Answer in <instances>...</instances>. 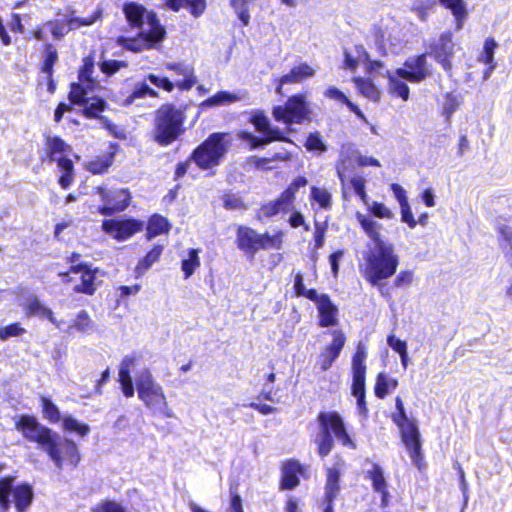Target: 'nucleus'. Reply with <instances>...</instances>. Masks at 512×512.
Instances as JSON below:
<instances>
[{
  "instance_id": "nucleus-48",
  "label": "nucleus",
  "mask_w": 512,
  "mask_h": 512,
  "mask_svg": "<svg viewBox=\"0 0 512 512\" xmlns=\"http://www.w3.org/2000/svg\"><path fill=\"white\" fill-rule=\"evenodd\" d=\"M200 265L198 257V250L190 249L188 252V258L182 260V270L185 274V278H189Z\"/></svg>"
},
{
  "instance_id": "nucleus-43",
  "label": "nucleus",
  "mask_w": 512,
  "mask_h": 512,
  "mask_svg": "<svg viewBox=\"0 0 512 512\" xmlns=\"http://www.w3.org/2000/svg\"><path fill=\"white\" fill-rule=\"evenodd\" d=\"M367 357L366 347L361 342L358 343L356 352L352 359V371L353 375H365L366 366L365 359Z\"/></svg>"
},
{
  "instance_id": "nucleus-29",
  "label": "nucleus",
  "mask_w": 512,
  "mask_h": 512,
  "mask_svg": "<svg viewBox=\"0 0 512 512\" xmlns=\"http://www.w3.org/2000/svg\"><path fill=\"white\" fill-rule=\"evenodd\" d=\"M370 62L369 54L363 46H355L352 50L344 51V67L350 71H355L361 64L367 68Z\"/></svg>"
},
{
  "instance_id": "nucleus-35",
  "label": "nucleus",
  "mask_w": 512,
  "mask_h": 512,
  "mask_svg": "<svg viewBox=\"0 0 512 512\" xmlns=\"http://www.w3.org/2000/svg\"><path fill=\"white\" fill-rule=\"evenodd\" d=\"M439 2L450 9L456 23V30L459 31L463 28L464 21L467 18V8L464 0H439Z\"/></svg>"
},
{
  "instance_id": "nucleus-19",
  "label": "nucleus",
  "mask_w": 512,
  "mask_h": 512,
  "mask_svg": "<svg viewBox=\"0 0 512 512\" xmlns=\"http://www.w3.org/2000/svg\"><path fill=\"white\" fill-rule=\"evenodd\" d=\"M401 433V439L404 443L407 451L410 454V457L413 463L420 467V462L422 459L421 454V441H420V433L414 422H407L406 425L399 428Z\"/></svg>"
},
{
  "instance_id": "nucleus-49",
  "label": "nucleus",
  "mask_w": 512,
  "mask_h": 512,
  "mask_svg": "<svg viewBox=\"0 0 512 512\" xmlns=\"http://www.w3.org/2000/svg\"><path fill=\"white\" fill-rule=\"evenodd\" d=\"M41 406L44 416L51 422L57 423L62 420L58 407L48 398L41 397Z\"/></svg>"
},
{
  "instance_id": "nucleus-9",
  "label": "nucleus",
  "mask_w": 512,
  "mask_h": 512,
  "mask_svg": "<svg viewBox=\"0 0 512 512\" xmlns=\"http://www.w3.org/2000/svg\"><path fill=\"white\" fill-rule=\"evenodd\" d=\"M319 429L331 435L343 446L355 449L356 445L350 438L344 420L337 412H321L317 417Z\"/></svg>"
},
{
  "instance_id": "nucleus-42",
  "label": "nucleus",
  "mask_w": 512,
  "mask_h": 512,
  "mask_svg": "<svg viewBox=\"0 0 512 512\" xmlns=\"http://www.w3.org/2000/svg\"><path fill=\"white\" fill-rule=\"evenodd\" d=\"M93 69H94L93 60L89 57L85 58L83 60L82 68L79 72L80 83H77V84L74 83L73 85H82L86 89H92L95 85V82L91 78Z\"/></svg>"
},
{
  "instance_id": "nucleus-46",
  "label": "nucleus",
  "mask_w": 512,
  "mask_h": 512,
  "mask_svg": "<svg viewBox=\"0 0 512 512\" xmlns=\"http://www.w3.org/2000/svg\"><path fill=\"white\" fill-rule=\"evenodd\" d=\"M282 232H278L274 235H270L269 233L260 234L259 240V250H267V249H279L282 246Z\"/></svg>"
},
{
  "instance_id": "nucleus-54",
  "label": "nucleus",
  "mask_w": 512,
  "mask_h": 512,
  "mask_svg": "<svg viewBox=\"0 0 512 512\" xmlns=\"http://www.w3.org/2000/svg\"><path fill=\"white\" fill-rule=\"evenodd\" d=\"M92 512H126L121 504L105 500L92 507Z\"/></svg>"
},
{
  "instance_id": "nucleus-55",
  "label": "nucleus",
  "mask_w": 512,
  "mask_h": 512,
  "mask_svg": "<svg viewBox=\"0 0 512 512\" xmlns=\"http://www.w3.org/2000/svg\"><path fill=\"white\" fill-rule=\"evenodd\" d=\"M26 330L18 323L10 324L0 328V340L5 341L10 337H17L24 334Z\"/></svg>"
},
{
  "instance_id": "nucleus-1",
  "label": "nucleus",
  "mask_w": 512,
  "mask_h": 512,
  "mask_svg": "<svg viewBox=\"0 0 512 512\" xmlns=\"http://www.w3.org/2000/svg\"><path fill=\"white\" fill-rule=\"evenodd\" d=\"M16 429L29 441L37 443L54 465L62 469L64 462L76 467L80 457L77 445L62 438L57 432L40 424L33 416L23 415L16 422Z\"/></svg>"
},
{
  "instance_id": "nucleus-20",
  "label": "nucleus",
  "mask_w": 512,
  "mask_h": 512,
  "mask_svg": "<svg viewBox=\"0 0 512 512\" xmlns=\"http://www.w3.org/2000/svg\"><path fill=\"white\" fill-rule=\"evenodd\" d=\"M331 335L333 337L332 342L323 349L320 355V367L323 371L332 366L346 342V337L341 330H334Z\"/></svg>"
},
{
  "instance_id": "nucleus-56",
  "label": "nucleus",
  "mask_w": 512,
  "mask_h": 512,
  "mask_svg": "<svg viewBox=\"0 0 512 512\" xmlns=\"http://www.w3.org/2000/svg\"><path fill=\"white\" fill-rule=\"evenodd\" d=\"M306 148L310 151H326V145L324 144L320 133L315 132L308 136L306 144Z\"/></svg>"
},
{
  "instance_id": "nucleus-64",
  "label": "nucleus",
  "mask_w": 512,
  "mask_h": 512,
  "mask_svg": "<svg viewBox=\"0 0 512 512\" xmlns=\"http://www.w3.org/2000/svg\"><path fill=\"white\" fill-rule=\"evenodd\" d=\"M325 96L330 98V99H333L335 101H338V102H342L344 103L346 106H348V103H350L351 101L347 98V96L342 92L340 91L338 88L336 87H329L326 91H325Z\"/></svg>"
},
{
  "instance_id": "nucleus-53",
  "label": "nucleus",
  "mask_w": 512,
  "mask_h": 512,
  "mask_svg": "<svg viewBox=\"0 0 512 512\" xmlns=\"http://www.w3.org/2000/svg\"><path fill=\"white\" fill-rule=\"evenodd\" d=\"M461 105V100L457 95L448 93L445 98V102L443 105V111L447 119H449L452 114L459 108Z\"/></svg>"
},
{
  "instance_id": "nucleus-37",
  "label": "nucleus",
  "mask_w": 512,
  "mask_h": 512,
  "mask_svg": "<svg viewBox=\"0 0 512 512\" xmlns=\"http://www.w3.org/2000/svg\"><path fill=\"white\" fill-rule=\"evenodd\" d=\"M62 427L64 431L76 433L81 437L87 436L90 432L89 425L79 422L71 415H64L62 417Z\"/></svg>"
},
{
  "instance_id": "nucleus-26",
  "label": "nucleus",
  "mask_w": 512,
  "mask_h": 512,
  "mask_svg": "<svg viewBox=\"0 0 512 512\" xmlns=\"http://www.w3.org/2000/svg\"><path fill=\"white\" fill-rule=\"evenodd\" d=\"M319 312V324L322 327H328L336 325L338 322V309L331 302L330 298L326 294L320 295L318 306Z\"/></svg>"
},
{
  "instance_id": "nucleus-16",
  "label": "nucleus",
  "mask_w": 512,
  "mask_h": 512,
  "mask_svg": "<svg viewBox=\"0 0 512 512\" xmlns=\"http://www.w3.org/2000/svg\"><path fill=\"white\" fill-rule=\"evenodd\" d=\"M104 232L119 241L132 237L143 228V223L135 219H109L102 223Z\"/></svg>"
},
{
  "instance_id": "nucleus-63",
  "label": "nucleus",
  "mask_w": 512,
  "mask_h": 512,
  "mask_svg": "<svg viewBox=\"0 0 512 512\" xmlns=\"http://www.w3.org/2000/svg\"><path fill=\"white\" fill-rule=\"evenodd\" d=\"M306 184L307 179L305 177L299 176L293 180L290 186L282 194H288V200H290L293 203L295 200V194L297 190L300 187L305 186Z\"/></svg>"
},
{
  "instance_id": "nucleus-61",
  "label": "nucleus",
  "mask_w": 512,
  "mask_h": 512,
  "mask_svg": "<svg viewBox=\"0 0 512 512\" xmlns=\"http://www.w3.org/2000/svg\"><path fill=\"white\" fill-rule=\"evenodd\" d=\"M351 155L353 157H355V159L357 161V164L360 167H366V166L380 167L381 166V164H380L378 159H376V158H374L372 156L362 155L361 153H359L356 150H353L351 152Z\"/></svg>"
},
{
  "instance_id": "nucleus-59",
  "label": "nucleus",
  "mask_w": 512,
  "mask_h": 512,
  "mask_svg": "<svg viewBox=\"0 0 512 512\" xmlns=\"http://www.w3.org/2000/svg\"><path fill=\"white\" fill-rule=\"evenodd\" d=\"M414 272L411 270L400 271L394 279V286L397 288L408 287L412 284Z\"/></svg>"
},
{
  "instance_id": "nucleus-60",
  "label": "nucleus",
  "mask_w": 512,
  "mask_h": 512,
  "mask_svg": "<svg viewBox=\"0 0 512 512\" xmlns=\"http://www.w3.org/2000/svg\"><path fill=\"white\" fill-rule=\"evenodd\" d=\"M186 7L189 8L190 13L195 18L202 16L206 10V0H185Z\"/></svg>"
},
{
  "instance_id": "nucleus-50",
  "label": "nucleus",
  "mask_w": 512,
  "mask_h": 512,
  "mask_svg": "<svg viewBox=\"0 0 512 512\" xmlns=\"http://www.w3.org/2000/svg\"><path fill=\"white\" fill-rule=\"evenodd\" d=\"M350 184L352 188L354 189L356 195L360 198L362 203L366 206L370 200L366 193L365 186H366V180L362 176H354L350 180Z\"/></svg>"
},
{
  "instance_id": "nucleus-33",
  "label": "nucleus",
  "mask_w": 512,
  "mask_h": 512,
  "mask_svg": "<svg viewBox=\"0 0 512 512\" xmlns=\"http://www.w3.org/2000/svg\"><path fill=\"white\" fill-rule=\"evenodd\" d=\"M301 473V466L297 461H288L282 467L281 487L293 489L299 484L298 474Z\"/></svg>"
},
{
  "instance_id": "nucleus-40",
  "label": "nucleus",
  "mask_w": 512,
  "mask_h": 512,
  "mask_svg": "<svg viewBox=\"0 0 512 512\" xmlns=\"http://www.w3.org/2000/svg\"><path fill=\"white\" fill-rule=\"evenodd\" d=\"M57 165L63 174L59 178V184L62 188H68L73 181V163L67 157L57 159Z\"/></svg>"
},
{
  "instance_id": "nucleus-31",
  "label": "nucleus",
  "mask_w": 512,
  "mask_h": 512,
  "mask_svg": "<svg viewBox=\"0 0 512 512\" xmlns=\"http://www.w3.org/2000/svg\"><path fill=\"white\" fill-rule=\"evenodd\" d=\"M96 330V324L89 316L88 312L81 310L68 326L67 333L74 332L90 335Z\"/></svg>"
},
{
  "instance_id": "nucleus-45",
  "label": "nucleus",
  "mask_w": 512,
  "mask_h": 512,
  "mask_svg": "<svg viewBox=\"0 0 512 512\" xmlns=\"http://www.w3.org/2000/svg\"><path fill=\"white\" fill-rule=\"evenodd\" d=\"M310 197L313 201L318 203L320 208L326 210L331 208L332 196L327 189L313 186L311 188Z\"/></svg>"
},
{
  "instance_id": "nucleus-11",
  "label": "nucleus",
  "mask_w": 512,
  "mask_h": 512,
  "mask_svg": "<svg viewBox=\"0 0 512 512\" xmlns=\"http://www.w3.org/2000/svg\"><path fill=\"white\" fill-rule=\"evenodd\" d=\"M122 12L129 25L133 28H141L147 24L148 29L157 30V28H164L156 13L148 10L143 4L135 1H127L123 3Z\"/></svg>"
},
{
  "instance_id": "nucleus-14",
  "label": "nucleus",
  "mask_w": 512,
  "mask_h": 512,
  "mask_svg": "<svg viewBox=\"0 0 512 512\" xmlns=\"http://www.w3.org/2000/svg\"><path fill=\"white\" fill-rule=\"evenodd\" d=\"M431 65L427 61L426 54H421L407 59L403 67L398 68V74L406 81L418 83L431 75Z\"/></svg>"
},
{
  "instance_id": "nucleus-10",
  "label": "nucleus",
  "mask_w": 512,
  "mask_h": 512,
  "mask_svg": "<svg viewBox=\"0 0 512 512\" xmlns=\"http://www.w3.org/2000/svg\"><path fill=\"white\" fill-rule=\"evenodd\" d=\"M103 205L99 208V213L105 216L125 210L131 200V194L127 189L107 188L99 186L96 188Z\"/></svg>"
},
{
  "instance_id": "nucleus-2",
  "label": "nucleus",
  "mask_w": 512,
  "mask_h": 512,
  "mask_svg": "<svg viewBox=\"0 0 512 512\" xmlns=\"http://www.w3.org/2000/svg\"><path fill=\"white\" fill-rule=\"evenodd\" d=\"M399 265V256L391 243L378 244L365 260L363 277L372 285H381L393 276Z\"/></svg>"
},
{
  "instance_id": "nucleus-51",
  "label": "nucleus",
  "mask_w": 512,
  "mask_h": 512,
  "mask_svg": "<svg viewBox=\"0 0 512 512\" xmlns=\"http://www.w3.org/2000/svg\"><path fill=\"white\" fill-rule=\"evenodd\" d=\"M501 240L500 245L506 255L512 259V228L503 226L499 229Z\"/></svg>"
},
{
  "instance_id": "nucleus-27",
  "label": "nucleus",
  "mask_w": 512,
  "mask_h": 512,
  "mask_svg": "<svg viewBox=\"0 0 512 512\" xmlns=\"http://www.w3.org/2000/svg\"><path fill=\"white\" fill-rule=\"evenodd\" d=\"M356 220L360 224L362 230L365 234L374 242L375 246L378 244H385L386 242L382 239L381 230L382 224L378 221L374 220L370 216L363 214L361 212H356L355 214Z\"/></svg>"
},
{
  "instance_id": "nucleus-47",
  "label": "nucleus",
  "mask_w": 512,
  "mask_h": 512,
  "mask_svg": "<svg viewBox=\"0 0 512 512\" xmlns=\"http://www.w3.org/2000/svg\"><path fill=\"white\" fill-rule=\"evenodd\" d=\"M366 208L376 218H380V219H392V218H394V213L384 203L377 202V201H370L366 205Z\"/></svg>"
},
{
  "instance_id": "nucleus-52",
  "label": "nucleus",
  "mask_w": 512,
  "mask_h": 512,
  "mask_svg": "<svg viewBox=\"0 0 512 512\" xmlns=\"http://www.w3.org/2000/svg\"><path fill=\"white\" fill-rule=\"evenodd\" d=\"M118 381L126 397L130 398L134 396V386L130 372H119Z\"/></svg>"
},
{
  "instance_id": "nucleus-39",
  "label": "nucleus",
  "mask_w": 512,
  "mask_h": 512,
  "mask_svg": "<svg viewBox=\"0 0 512 512\" xmlns=\"http://www.w3.org/2000/svg\"><path fill=\"white\" fill-rule=\"evenodd\" d=\"M169 231V223L166 218L160 215H153L148 222L147 234L148 238L156 237Z\"/></svg>"
},
{
  "instance_id": "nucleus-62",
  "label": "nucleus",
  "mask_w": 512,
  "mask_h": 512,
  "mask_svg": "<svg viewBox=\"0 0 512 512\" xmlns=\"http://www.w3.org/2000/svg\"><path fill=\"white\" fill-rule=\"evenodd\" d=\"M497 47V43L494 39H487L484 44V52L481 60L486 64L494 63V50Z\"/></svg>"
},
{
  "instance_id": "nucleus-15",
  "label": "nucleus",
  "mask_w": 512,
  "mask_h": 512,
  "mask_svg": "<svg viewBox=\"0 0 512 512\" xmlns=\"http://www.w3.org/2000/svg\"><path fill=\"white\" fill-rule=\"evenodd\" d=\"M452 37L453 35L450 31H445L430 45V54L448 73L452 70V58L454 55Z\"/></svg>"
},
{
  "instance_id": "nucleus-3",
  "label": "nucleus",
  "mask_w": 512,
  "mask_h": 512,
  "mask_svg": "<svg viewBox=\"0 0 512 512\" xmlns=\"http://www.w3.org/2000/svg\"><path fill=\"white\" fill-rule=\"evenodd\" d=\"M184 111L172 104L162 105L155 112L153 140L161 146H168L183 133Z\"/></svg>"
},
{
  "instance_id": "nucleus-6",
  "label": "nucleus",
  "mask_w": 512,
  "mask_h": 512,
  "mask_svg": "<svg viewBox=\"0 0 512 512\" xmlns=\"http://www.w3.org/2000/svg\"><path fill=\"white\" fill-rule=\"evenodd\" d=\"M13 478L0 479V512H7L10 508V494L13 495L15 508L18 512H25L32 503L33 491L27 484L18 485L12 489Z\"/></svg>"
},
{
  "instance_id": "nucleus-7",
  "label": "nucleus",
  "mask_w": 512,
  "mask_h": 512,
  "mask_svg": "<svg viewBox=\"0 0 512 512\" xmlns=\"http://www.w3.org/2000/svg\"><path fill=\"white\" fill-rule=\"evenodd\" d=\"M251 123L255 126L256 130L262 133L265 137L260 139L250 132L243 131L239 134V138L247 142L251 149H256L260 146L267 145L275 140L286 141L278 128L272 127L267 116L257 111L251 117Z\"/></svg>"
},
{
  "instance_id": "nucleus-57",
  "label": "nucleus",
  "mask_w": 512,
  "mask_h": 512,
  "mask_svg": "<svg viewBox=\"0 0 512 512\" xmlns=\"http://www.w3.org/2000/svg\"><path fill=\"white\" fill-rule=\"evenodd\" d=\"M146 79L156 87L162 88L167 92H172L175 88L174 83L170 81L167 77H160L155 74H149L147 75Z\"/></svg>"
},
{
  "instance_id": "nucleus-17",
  "label": "nucleus",
  "mask_w": 512,
  "mask_h": 512,
  "mask_svg": "<svg viewBox=\"0 0 512 512\" xmlns=\"http://www.w3.org/2000/svg\"><path fill=\"white\" fill-rule=\"evenodd\" d=\"M91 90L82 85H72L69 98L73 103L84 105L88 117H97L104 110L105 102L99 97H89Z\"/></svg>"
},
{
  "instance_id": "nucleus-28",
  "label": "nucleus",
  "mask_w": 512,
  "mask_h": 512,
  "mask_svg": "<svg viewBox=\"0 0 512 512\" xmlns=\"http://www.w3.org/2000/svg\"><path fill=\"white\" fill-rule=\"evenodd\" d=\"M247 92L238 90L236 92L220 91L201 102V108H208L214 106H225L235 102H239L246 98Z\"/></svg>"
},
{
  "instance_id": "nucleus-8",
  "label": "nucleus",
  "mask_w": 512,
  "mask_h": 512,
  "mask_svg": "<svg viewBox=\"0 0 512 512\" xmlns=\"http://www.w3.org/2000/svg\"><path fill=\"white\" fill-rule=\"evenodd\" d=\"M308 114V106L305 97L302 95L290 97L285 105L275 106L272 111V115L276 121L283 122L287 125L301 123L307 119Z\"/></svg>"
},
{
  "instance_id": "nucleus-18",
  "label": "nucleus",
  "mask_w": 512,
  "mask_h": 512,
  "mask_svg": "<svg viewBox=\"0 0 512 512\" xmlns=\"http://www.w3.org/2000/svg\"><path fill=\"white\" fill-rule=\"evenodd\" d=\"M70 272L74 274H80V284L74 286V291L77 293H84L87 295H92L97 286L102 282L100 277L102 273L99 269H91L87 265L78 264L72 265L70 268Z\"/></svg>"
},
{
  "instance_id": "nucleus-24",
  "label": "nucleus",
  "mask_w": 512,
  "mask_h": 512,
  "mask_svg": "<svg viewBox=\"0 0 512 512\" xmlns=\"http://www.w3.org/2000/svg\"><path fill=\"white\" fill-rule=\"evenodd\" d=\"M315 73L316 70L312 66L307 63H300L279 79V85L276 91L281 94L283 85L288 83H301L306 79L312 78Z\"/></svg>"
},
{
  "instance_id": "nucleus-13",
  "label": "nucleus",
  "mask_w": 512,
  "mask_h": 512,
  "mask_svg": "<svg viewBox=\"0 0 512 512\" xmlns=\"http://www.w3.org/2000/svg\"><path fill=\"white\" fill-rule=\"evenodd\" d=\"M165 28H157V30H143L135 38L119 37L117 43L132 52H141L152 49L161 42L165 37Z\"/></svg>"
},
{
  "instance_id": "nucleus-23",
  "label": "nucleus",
  "mask_w": 512,
  "mask_h": 512,
  "mask_svg": "<svg viewBox=\"0 0 512 512\" xmlns=\"http://www.w3.org/2000/svg\"><path fill=\"white\" fill-rule=\"evenodd\" d=\"M260 234L247 226H239L236 234L237 247L249 254H254L259 250Z\"/></svg>"
},
{
  "instance_id": "nucleus-12",
  "label": "nucleus",
  "mask_w": 512,
  "mask_h": 512,
  "mask_svg": "<svg viewBox=\"0 0 512 512\" xmlns=\"http://www.w3.org/2000/svg\"><path fill=\"white\" fill-rule=\"evenodd\" d=\"M367 73L386 77L388 79L387 90L390 95L400 97L403 101H407L409 99V87L404 82L406 80L398 74V68L394 71H390L385 69L382 62L375 61L369 63Z\"/></svg>"
},
{
  "instance_id": "nucleus-30",
  "label": "nucleus",
  "mask_w": 512,
  "mask_h": 512,
  "mask_svg": "<svg viewBox=\"0 0 512 512\" xmlns=\"http://www.w3.org/2000/svg\"><path fill=\"white\" fill-rule=\"evenodd\" d=\"M287 195L288 194H281V196L278 199L264 204L258 212V218H270L277 215L280 212L289 211L293 203L290 200H288Z\"/></svg>"
},
{
  "instance_id": "nucleus-21",
  "label": "nucleus",
  "mask_w": 512,
  "mask_h": 512,
  "mask_svg": "<svg viewBox=\"0 0 512 512\" xmlns=\"http://www.w3.org/2000/svg\"><path fill=\"white\" fill-rule=\"evenodd\" d=\"M366 477L371 481L373 491L381 495V506L387 507L390 493L384 470L378 464L373 463L371 468L366 471Z\"/></svg>"
},
{
  "instance_id": "nucleus-22",
  "label": "nucleus",
  "mask_w": 512,
  "mask_h": 512,
  "mask_svg": "<svg viewBox=\"0 0 512 512\" xmlns=\"http://www.w3.org/2000/svg\"><path fill=\"white\" fill-rule=\"evenodd\" d=\"M165 68L167 70L174 71L176 74L183 77L182 80L174 83L175 87L180 90H190L197 83L194 68L190 64L183 62H168L165 64Z\"/></svg>"
},
{
  "instance_id": "nucleus-25",
  "label": "nucleus",
  "mask_w": 512,
  "mask_h": 512,
  "mask_svg": "<svg viewBox=\"0 0 512 512\" xmlns=\"http://www.w3.org/2000/svg\"><path fill=\"white\" fill-rule=\"evenodd\" d=\"M24 309L26 310V315L29 317L39 316L42 318H47L52 324L56 326V328L60 329L62 327L63 321H58L54 317L52 310L46 307L35 295L27 298Z\"/></svg>"
},
{
  "instance_id": "nucleus-36",
  "label": "nucleus",
  "mask_w": 512,
  "mask_h": 512,
  "mask_svg": "<svg viewBox=\"0 0 512 512\" xmlns=\"http://www.w3.org/2000/svg\"><path fill=\"white\" fill-rule=\"evenodd\" d=\"M397 385L396 379L389 377L385 373H379L375 384V395L383 399L390 391L396 389Z\"/></svg>"
},
{
  "instance_id": "nucleus-44",
  "label": "nucleus",
  "mask_w": 512,
  "mask_h": 512,
  "mask_svg": "<svg viewBox=\"0 0 512 512\" xmlns=\"http://www.w3.org/2000/svg\"><path fill=\"white\" fill-rule=\"evenodd\" d=\"M315 442L317 444L318 454L322 458L326 457L331 452L334 446L333 437L321 431L320 429L319 433L316 436Z\"/></svg>"
},
{
  "instance_id": "nucleus-5",
  "label": "nucleus",
  "mask_w": 512,
  "mask_h": 512,
  "mask_svg": "<svg viewBox=\"0 0 512 512\" xmlns=\"http://www.w3.org/2000/svg\"><path fill=\"white\" fill-rule=\"evenodd\" d=\"M136 388L139 399L147 408L166 417L173 416L162 386L154 380L148 370H143L139 374L136 379Z\"/></svg>"
},
{
  "instance_id": "nucleus-34",
  "label": "nucleus",
  "mask_w": 512,
  "mask_h": 512,
  "mask_svg": "<svg viewBox=\"0 0 512 512\" xmlns=\"http://www.w3.org/2000/svg\"><path fill=\"white\" fill-rule=\"evenodd\" d=\"M352 81L362 96L373 102L380 101L381 90L370 79L353 77Z\"/></svg>"
},
{
  "instance_id": "nucleus-41",
  "label": "nucleus",
  "mask_w": 512,
  "mask_h": 512,
  "mask_svg": "<svg viewBox=\"0 0 512 512\" xmlns=\"http://www.w3.org/2000/svg\"><path fill=\"white\" fill-rule=\"evenodd\" d=\"M163 247L160 245L154 246L146 256L139 261L136 266V273L141 275L145 273L155 262L158 261L160 255L162 254Z\"/></svg>"
},
{
  "instance_id": "nucleus-58",
  "label": "nucleus",
  "mask_w": 512,
  "mask_h": 512,
  "mask_svg": "<svg viewBox=\"0 0 512 512\" xmlns=\"http://www.w3.org/2000/svg\"><path fill=\"white\" fill-rule=\"evenodd\" d=\"M127 66L128 64L124 61L105 60L101 63V71L107 75H113L121 68H125Z\"/></svg>"
},
{
  "instance_id": "nucleus-4",
  "label": "nucleus",
  "mask_w": 512,
  "mask_h": 512,
  "mask_svg": "<svg viewBox=\"0 0 512 512\" xmlns=\"http://www.w3.org/2000/svg\"><path fill=\"white\" fill-rule=\"evenodd\" d=\"M230 143L228 133H212L193 151L191 160L201 169L217 166L228 151Z\"/></svg>"
},
{
  "instance_id": "nucleus-38",
  "label": "nucleus",
  "mask_w": 512,
  "mask_h": 512,
  "mask_svg": "<svg viewBox=\"0 0 512 512\" xmlns=\"http://www.w3.org/2000/svg\"><path fill=\"white\" fill-rule=\"evenodd\" d=\"M158 92L150 88L145 82L136 83L132 93L125 99L124 104L130 105L136 99H143L146 97L157 98Z\"/></svg>"
},
{
  "instance_id": "nucleus-32",
  "label": "nucleus",
  "mask_w": 512,
  "mask_h": 512,
  "mask_svg": "<svg viewBox=\"0 0 512 512\" xmlns=\"http://www.w3.org/2000/svg\"><path fill=\"white\" fill-rule=\"evenodd\" d=\"M68 152H70L69 145L60 137L50 135L46 137V155L51 162H57L60 157H67Z\"/></svg>"
}]
</instances>
